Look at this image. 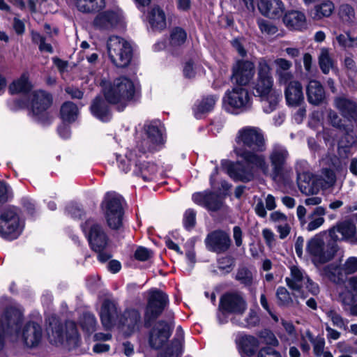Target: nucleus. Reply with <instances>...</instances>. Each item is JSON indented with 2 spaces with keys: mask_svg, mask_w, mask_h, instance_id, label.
Masks as SVG:
<instances>
[{
  "mask_svg": "<svg viewBox=\"0 0 357 357\" xmlns=\"http://www.w3.org/2000/svg\"><path fill=\"white\" fill-rule=\"evenodd\" d=\"M22 321L20 309L11 306L6 310L3 319H0V350L3 348L6 339L13 342L22 341L29 348L36 347L40 343L43 337L41 326L35 322H29L20 331Z\"/></svg>",
  "mask_w": 357,
  "mask_h": 357,
  "instance_id": "f257e3e1",
  "label": "nucleus"
},
{
  "mask_svg": "<svg viewBox=\"0 0 357 357\" xmlns=\"http://www.w3.org/2000/svg\"><path fill=\"white\" fill-rule=\"evenodd\" d=\"M234 152L247 163L259 168L264 174L270 176L273 180H276L282 174L289 157L286 147L280 144L273 145L268 155L271 165V169H270L269 165L263 155H258L241 148H236Z\"/></svg>",
  "mask_w": 357,
  "mask_h": 357,
  "instance_id": "f03ea898",
  "label": "nucleus"
},
{
  "mask_svg": "<svg viewBox=\"0 0 357 357\" xmlns=\"http://www.w3.org/2000/svg\"><path fill=\"white\" fill-rule=\"evenodd\" d=\"M274 64L277 83L284 86V94L287 105L291 107L301 105L304 100L303 86L298 80L294 79L291 61L278 58L274 61Z\"/></svg>",
  "mask_w": 357,
  "mask_h": 357,
  "instance_id": "7ed1b4c3",
  "label": "nucleus"
},
{
  "mask_svg": "<svg viewBox=\"0 0 357 357\" xmlns=\"http://www.w3.org/2000/svg\"><path fill=\"white\" fill-rule=\"evenodd\" d=\"M273 77L268 62L264 58L259 59L257 67V78L255 89L261 98L263 109L266 113H271L279 102L280 93L273 89Z\"/></svg>",
  "mask_w": 357,
  "mask_h": 357,
  "instance_id": "20e7f679",
  "label": "nucleus"
},
{
  "mask_svg": "<svg viewBox=\"0 0 357 357\" xmlns=\"http://www.w3.org/2000/svg\"><path fill=\"white\" fill-rule=\"evenodd\" d=\"M102 91L106 100L110 104L116 105L119 110L123 109L135 100L137 94L133 82L126 76H121L111 83L105 84Z\"/></svg>",
  "mask_w": 357,
  "mask_h": 357,
  "instance_id": "39448f33",
  "label": "nucleus"
},
{
  "mask_svg": "<svg viewBox=\"0 0 357 357\" xmlns=\"http://www.w3.org/2000/svg\"><path fill=\"white\" fill-rule=\"evenodd\" d=\"M144 155V153L138 155L136 150L129 151L124 157L117 158L119 167L126 173L132 172L145 181H151L157 172V167L146 162Z\"/></svg>",
  "mask_w": 357,
  "mask_h": 357,
  "instance_id": "423d86ee",
  "label": "nucleus"
},
{
  "mask_svg": "<svg viewBox=\"0 0 357 357\" xmlns=\"http://www.w3.org/2000/svg\"><path fill=\"white\" fill-rule=\"evenodd\" d=\"M23 227L16 207L9 206L0 211V236L8 240L15 239L21 234Z\"/></svg>",
  "mask_w": 357,
  "mask_h": 357,
  "instance_id": "0eeeda50",
  "label": "nucleus"
},
{
  "mask_svg": "<svg viewBox=\"0 0 357 357\" xmlns=\"http://www.w3.org/2000/svg\"><path fill=\"white\" fill-rule=\"evenodd\" d=\"M107 53L111 61L118 68H125L130 63L132 50L130 44L125 39L110 36L107 43Z\"/></svg>",
  "mask_w": 357,
  "mask_h": 357,
  "instance_id": "6e6552de",
  "label": "nucleus"
},
{
  "mask_svg": "<svg viewBox=\"0 0 357 357\" xmlns=\"http://www.w3.org/2000/svg\"><path fill=\"white\" fill-rule=\"evenodd\" d=\"M122 197L114 192H107L102 206L108 226L112 229H118L122 226L123 208Z\"/></svg>",
  "mask_w": 357,
  "mask_h": 357,
  "instance_id": "1a4fd4ad",
  "label": "nucleus"
},
{
  "mask_svg": "<svg viewBox=\"0 0 357 357\" xmlns=\"http://www.w3.org/2000/svg\"><path fill=\"white\" fill-rule=\"evenodd\" d=\"M168 301L167 295L162 291L151 289L149 291L147 304L144 314L145 327H150L152 322L162 313Z\"/></svg>",
  "mask_w": 357,
  "mask_h": 357,
  "instance_id": "9d476101",
  "label": "nucleus"
},
{
  "mask_svg": "<svg viewBox=\"0 0 357 357\" xmlns=\"http://www.w3.org/2000/svg\"><path fill=\"white\" fill-rule=\"evenodd\" d=\"M66 329L67 332L64 335L63 326L56 318H53L47 328L50 342L52 344L60 345L66 340L69 344H76L79 335L75 324L73 322L68 323Z\"/></svg>",
  "mask_w": 357,
  "mask_h": 357,
  "instance_id": "9b49d317",
  "label": "nucleus"
},
{
  "mask_svg": "<svg viewBox=\"0 0 357 357\" xmlns=\"http://www.w3.org/2000/svg\"><path fill=\"white\" fill-rule=\"evenodd\" d=\"M306 250L314 263L324 264L333 258L337 248L335 243L326 245L321 236L316 235L307 242Z\"/></svg>",
  "mask_w": 357,
  "mask_h": 357,
  "instance_id": "f8f14e48",
  "label": "nucleus"
},
{
  "mask_svg": "<svg viewBox=\"0 0 357 357\" xmlns=\"http://www.w3.org/2000/svg\"><path fill=\"white\" fill-rule=\"evenodd\" d=\"M144 130V137L138 144L139 152L146 153V151H155L163 144L162 130L158 121L146 123Z\"/></svg>",
  "mask_w": 357,
  "mask_h": 357,
  "instance_id": "ddd939ff",
  "label": "nucleus"
},
{
  "mask_svg": "<svg viewBox=\"0 0 357 357\" xmlns=\"http://www.w3.org/2000/svg\"><path fill=\"white\" fill-rule=\"evenodd\" d=\"M238 144L255 151H264L266 149L265 140L261 130L255 127H245L241 129L237 135Z\"/></svg>",
  "mask_w": 357,
  "mask_h": 357,
  "instance_id": "4468645a",
  "label": "nucleus"
},
{
  "mask_svg": "<svg viewBox=\"0 0 357 357\" xmlns=\"http://www.w3.org/2000/svg\"><path fill=\"white\" fill-rule=\"evenodd\" d=\"M243 86L236 85L227 91L223 98L224 102L234 109L245 111L251 107L252 96Z\"/></svg>",
  "mask_w": 357,
  "mask_h": 357,
  "instance_id": "2eb2a0df",
  "label": "nucleus"
},
{
  "mask_svg": "<svg viewBox=\"0 0 357 357\" xmlns=\"http://www.w3.org/2000/svg\"><path fill=\"white\" fill-rule=\"evenodd\" d=\"M246 309L247 303L238 294H225L220 298L219 310L222 314H233L236 317L237 316L242 315Z\"/></svg>",
  "mask_w": 357,
  "mask_h": 357,
  "instance_id": "dca6fc26",
  "label": "nucleus"
},
{
  "mask_svg": "<svg viewBox=\"0 0 357 357\" xmlns=\"http://www.w3.org/2000/svg\"><path fill=\"white\" fill-rule=\"evenodd\" d=\"M173 323L161 320L158 321L150 332L149 342L150 346L155 349H160L171 336Z\"/></svg>",
  "mask_w": 357,
  "mask_h": 357,
  "instance_id": "f3484780",
  "label": "nucleus"
},
{
  "mask_svg": "<svg viewBox=\"0 0 357 357\" xmlns=\"http://www.w3.org/2000/svg\"><path fill=\"white\" fill-rule=\"evenodd\" d=\"M52 103V96L45 91H36L31 93V110L33 116L43 121L46 116L47 109Z\"/></svg>",
  "mask_w": 357,
  "mask_h": 357,
  "instance_id": "a211bd4d",
  "label": "nucleus"
},
{
  "mask_svg": "<svg viewBox=\"0 0 357 357\" xmlns=\"http://www.w3.org/2000/svg\"><path fill=\"white\" fill-rule=\"evenodd\" d=\"M255 73V65L246 60H239L232 68L231 79L236 85L246 86L252 79Z\"/></svg>",
  "mask_w": 357,
  "mask_h": 357,
  "instance_id": "6ab92c4d",
  "label": "nucleus"
},
{
  "mask_svg": "<svg viewBox=\"0 0 357 357\" xmlns=\"http://www.w3.org/2000/svg\"><path fill=\"white\" fill-rule=\"evenodd\" d=\"M206 248L218 254L227 252L231 244L229 234L222 230H215L209 233L205 238Z\"/></svg>",
  "mask_w": 357,
  "mask_h": 357,
  "instance_id": "aec40b11",
  "label": "nucleus"
},
{
  "mask_svg": "<svg viewBox=\"0 0 357 357\" xmlns=\"http://www.w3.org/2000/svg\"><path fill=\"white\" fill-rule=\"evenodd\" d=\"M123 20L119 10H106L99 13L93 21V25L99 30L110 31L121 24Z\"/></svg>",
  "mask_w": 357,
  "mask_h": 357,
  "instance_id": "412c9836",
  "label": "nucleus"
},
{
  "mask_svg": "<svg viewBox=\"0 0 357 357\" xmlns=\"http://www.w3.org/2000/svg\"><path fill=\"white\" fill-rule=\"evenodd\" d=\"M321 179L308 172L297 173V185L301 193L305 196L316 195L321 188Z\"/></svg>",
  "mask_w": 357,
  "mask_h": 357,
  "instance_id": "4be33fe9",
  "label": "nucleus"
},
{
  "mask_svg": "<svg viewBox=\"0 0 357 357\" xmlns=\"http://www.w3.org/2000/svg\"><path fill=\"white\" fill-rule=\"evenodd\" d=\"M331 238L334 241L351 239L357 242V227L349 220H346L332 227L328 231Z\"/></svg>",
  "mask_w": 357,
  "mask_h": 357,
  "instance_id": "5701e85b",
  "label": "nucleus"
},
{
  "mask_svg": "<svg viewBox=\"0 0 357 357\" xmlns=\"http://www.w3.org/2000/svg\"><path fill=\"white\" fill-rule=\"evenodd\" d=\"M334 107L349 122H357V102L344 96L334 98Z\"/></svg>",
  "mask_w": 357,
  "mask_h": 357,
  "instance_id": "b1692460",
  "label": "nucleus"
},
{
  "mask_svg": "<svg viewBox=\"0 0 357 357\" xmlns=\"http://www.w3.org/2000/svg\"><path fill=\"white\" fill-rule=\"evenodd\" d=\"M119 322L124 332L130 335L140 329L142 326L141 314L136 309H128L121 315Z\"/></svg>",
  "mask_w": 357,
  "mask_h": 357,
  "instance_id": "393cba45",
  "label": "nucleus"
},
{
  "mask_svg": "<svg viewBox=\"0 0 357 357\" xmlns=\"http://www.w3.org/2000/svg\"><path fill=\"white\" fill-rule=\"evenodd\" d=\"M88 240L91 248L96 252L102 251L107 245V236L98 224L91 226Z\"/></svg>",
  "mask_w": 357,
  "mask_h": 357,
  "instance_id": "a878e982",
  "label": "nucleus"
},
{
  "mask_svg": "<svg viewBox=\"0 0 357 357\" xmlns=\"http://www.w3.org/2000/svg\"><path fill=\"white\" fill-rule=\"evenodd\" d=\"M192 200L195 204L213 211L219 210L222 206L220 197L210 192L195 193L192 195Z\"/></svg>",
  "mask_w": 357,
  "mask_h": 357,
  "instance_id": "bb28decb",
  "label": "nucleus"
},
{
  "mask_svg": "<svg viewBox=\"0 0 357 357\" xmlns=\"http://www.w3.org/2000/svg\"><path fill=\"white\" fill-rule=\"evenodd\" d=\"M305 272L296 266L290 268V276L285 279L287 286L294 291V295L297 297V293H300L305 280L307 278Z\"/></svg>",
  "mask_w": 357,
  "mask_h": 357,
  "instance_id": "cd10ccee",
  "label": "nucleus"
},
{
  "mask_svg": "<svg viewBox=\"0 0 357 357\" xmlns=\"http://www.w3.org/2000/svg\"><path fill=\"white\" fill-rule=\"evenodd\" d=\"M100 319L103 326L109 329L114 324L118 317L116 303L110 300H105L100 312Z\"/></svg>",
  "mask_w": 357,
  "mask_h": 357,
  "instance_id": "c85d7f7f",
  "label": "nucleus"
},
{
  "mask_svg": "<svg viewBox=\"0 0 357 357\" xmlns=\"http://www.w3.org/2000/svg\"><path fill=\"white\" fill-rule=\"evenodd\" d=\"M227 171L231 178L236 181L248 182L254 178V172L252 167L243 166L241 164L234 165L229 162H225Z\"/></svg>",
  "mask_w": 357,
  "mask_h": 357,
  "instance_id": "c756f323",
  "label": "nucleus"
},
{
  "mask_svg": "<svg viewBox=\"0 0 357 357\" xmlns=\"http://www.w3.org/2000/svg\"><path fill=\"white\" fill-rule=\"evenodd\" d=\"M258 8L263 15L273 19L280 17L284 10L280 0H261Z\"/></svg>",
  "mask_w": 357,
  "mask_h": 357,
  "instance_id": "7c9ffc66",
  "label": "nucleus"
},
{
  "mask_svg": "<svg viewBox=\"0 0 357 357\" xmlns=\"http://www.w3.org/2000/svg\"><path fill=\"white\" fill-rule=\"evenodd\" d=\"M283 22L288 29L291 30L301 31L307 28L305 15L298 10L287 12L283 17Z\"/></svg>",
  "mask_w": 357,
  "mask_h": 357,
  "instance_id": "2f4dec72",
  "label": "nucleus"
},
{
  "mask_svg": "<svg viewBox=\"0 0 357 357\" xmlns=\"http://www.w3.org/2000/svg\"><path fill=\"white\" fill-rule=\"evenodd\" d=\"M148 21L153 30H162L167 26L166 15L159 6H153L148 13Z\"/></svg>",
  "mask_w": 357,
  "mask_h": 357,
  "instance_id": "473e14b6",
  "label": "nucleus"
},
{
  "mask_svg": "<svg viewBox=\"0 0 357 357\" xmlns=\"http://www.w3.org/2000/svg\"><path fill=\"white\" fill-rule=\"evenodd\" d=\"M326 214V208L325 207H315L307 216L309 222L305 226V230L312 231L321 227L325 222L324 215Z\"/></svg>",
  "mask_w": 357,
  "mask_h": 357,
  "instance_id": "72a5a7b5",
  "label": "nucleus"
},
{
  "mask_svg": "<svg viewBox=\"0 0 357 357\" xmlns=\"http://www.w3.org/2000/svg\"><path fill=\"white\" fill-rule=\"evenodd\" d=\"M307 96L310 103L317 105L323 102L325 91L321 83L317 80H311L307 86Z\"/></svg>",
  "mask_w": 357,
  "mask_h": 357,
  "instance_id": "f704fd0d",
  "label": "nucleus"
},
{
  "mask_svg": "<svg viewBox=\"0 0 357 357\" xmlns=\"http://www.w3.org/2000/svg\"><path fill=\"white\" fill-rule=\"evenodd\" d=\"M183 331L181 326L176 329V337L171 344L167 348L164 353L160 354L158 357H178L183 350Z\"/></svg>",
  "mask_w": 357,
  "mask_h": 357,
  "instance_id": "c9c22d12",
  "label": "nucleus"
},
{
  "mask_svg": "<svg viewBox=\"0 0 357 357\" xmlns=\"http://www.w3.org/2000/svg\"><path fill=\"white\" fill-rule=\"evenodd\" d=\"M77 9L84 13H94L103 10L105 0H74Z\"/></svg>",
  "mask_w": 357,
  "mask_h": 357,
  "instance_id": "e433bc0d",
  "label": "nucleus"
},
{
  "mask_svg": "<svg viewBox=\"0 0 357 357\" xmlns=\"http://www.w3.org/2000/svg\"><path fill=\"white\" fill-rule=\"evenodd\" d=\"M91 111L93 116L102 121H108L111 119L109 106L101 97H96L93 100Z\"/></svg>",
  "mask_w": 357,
  "mask_h": 357,
  "instance_id": "4c0bfd02",
  "label": "nucleus"
},
{
  "mask_svg": "<svg viewBox=\"0 0 357 357\" xmlns=\"http://www.w3.org/2000/svg\"><path fill=\"white\" fill-rule=\"evenodd\" d=\"M265 204L266 207L264 206V202L261 199H259L254 207L255 212L260 218H264L266 217L267 212L266 209L268 211H273L277 207L275 197L271 194H268L265 198Z\"/></svg>",
  "mask_w": 357,
  "mask_h": 357,
  "instance_id": "58836bf2",
  "label": "nucleus"
},
{
  "mask_svg": "<svg viewBox=\"0 0 357 357\" xmlns=\"http://www.w3.org/2000/svg\"><path fill=\"white\" fill-rule=\"evenodd\" d=\"M239 344L242 352L248 356H251L257 350L259 342L252 335H244L240 339Z\"/></svg>",
  "mask_w": 357,
  "mask_h": 357,
  "instance_id": "ea45409f",
  "label": "nucleus"
},
{
  "mask_svg": "<svg viewBox=\"0 0 357 357\" xmlns=\"http://www.w3.org/2000/svg\"><path fill=\"white\" fill-rule=\"evenodd\" d=\"M31 88V85L29 82L27 73H23L22 76L17 80H15L9 86L10 93H26Z\"/></svg>",
  "mask_w": 357,
  "mask_h": 357,
  "instance_id": "a19ab883",
  "label": "nucleus"
},
{
  "mask_svg": "<svg viewBox=\"0 0 357 357\" xmlns=\"http://www.w3.org/2000/svg\"><path fill=\"white\" fill-rule=\"evenodd\" d=\"M217 100L218 97L215 96H209L204 98L195 106L194 112L196 117L199 118L200 114L211 111Z\"/></svg>",
  "mask_w": 357,
  "mask_h": 357,
  "instance_id": "79ce46f5",
  "label": "nucleus"
},
{
  "mask_svg": "<svg viewBox=\"0 0 357 357\" xmlns=\"http://www.w3.org/2000/svg\"><path fill=\"white\" fill-rule=\"evenodd\" d=\"M60 113L63 121L73 122L77 118L79 111L75 104L72 102H66L61 105Z\"/></svg>",
  "mask_w": 357,
  "mask_h": 357,
  "instance_id": "37998d69",
  "label": "nucleus"
},
{
  "mask_svg": "<svg viewBox=\"0 0 357 357\" xmlns=\"http://www.w3.org/2000/svg\"><path fill=\"white\" fill-rule=\"evenodd\" d=\"M322 274L331 282L339 284L343 281V273H341L340 266H337L334 264H328L324 267Z\"/></svg>",
  "mask_w": 357,
  "mask_h": 357,
  "instance_id": "c03bdc74",
  "label": "nucleus"
},
{
  "mask_svg": "<svg viewBox=\"0 0 357 357\" xmlns=\"http://www.w3.org/2000/svg\"><path fill=\"white\" fill-rule=\"evenodd\" d=\"M318 61L319 67L324 74L329 73L330 70L333 68V61L330 56L328 48L323 47L320 50Z\"/></svg>",
  "mask_w": 357,
  "mask_h": 357,
  "instance_id": "a18cd8bd",
  "label": "nucleus"
},
{
  "mask_svg": "<svg viewBox=\"0 0 357 357\" xmlns=\"http://www.w3.org/2000/svg\"><path fill=\"white\" fill-rule=\"evenodd\" d=\"M335 6L331 1H324L314 7L315 13L314 18L320 20L329 17L334 11Z\"/></svg>",
  "mask_w": 357,
  "mask_h": 357,
  "instance_id": "49530a36",
  "label": "nucleus"
},
{
  "mask_svg": "<svg viewBox=\"0 0 357 357\" xmlns=\"http://www.w3.org/2000/svg\"><path fill=\"white\" fill-rule=\"evenodd\" d=\"M339 299L344 305L350 307L354 312H357V303L356 304L357 301L356 296L351 290L347 289V286L345 289L339 294Z\"/></svg>",
  "mask_w": 357,
  "mask_h": 357,
  "instance_id": "de8ad7c7",
  "label": "nucleus"
},
{
  "mask_svg": "<svg viewBox=\"0 0 357 357\" xmlns=\"http://www.w3.org/2000/svg\"><path fill=\"white\" fill-rule=\"evenodd\" d=\"M187 40V33L181 27L174 28L170 33V45L178 47L183 45Z\"/></svg>",
  "mask_w": 357,
  "mask_h": 357,
  "instance_id": "09e8293b",
  "label": "nucleus"
},
{
  "mask_svg": "<svg viewBox=\"0 0 357 357\" xmlns=\"http://www.w3.org/2000/svg\"><path fill=\"white\" fill-rule=\"evenodd\" d=\"M306 337L312 344L313 353L317 357H321L325 348V340L321 337H314L312 333L308 331L305 333Z\"/></svg>",
  "mask_w": 357,
  "mask_h": 357,
  "instance_id": "8fccbe9b",
  "label": "nucleus"
},
{
  "mask_svg": "<svg viewBox=\"0 0 357 357\" xmlns=\"http://www.w3.org/2000/svg\"><path fill=\"white\" fill-rule=\"evenodd\" d=\"M259 321V319L255 311L250 310L248 317L244 321H240L237 317H234L231 319V322L234 324L240 326L241 327H252L255 326Z\"/></svg>",
  "mask_w": 357,
  "mask_h": 357,
  "instance_id": "3c124183",
  "label": "nucleus"
},
{
  "mask_svg": "<svg viewBox=\"0 0 357 357\" xmlns=\"http://www.w3.org/2000/svg\"><path fill=\"white\" fill-rule=\"evenodd\" d=\"M341 273L348 275L357 273V257H349L340 265Z\"/></svg>",
  "mask_w": 357,
  "mask_h": 357,
  "instance_id": "603ef678",
  "label": "nucleus"
},
{
  "mask_svg": "<svg viewBox=\"0 0 357 357\" xmlns=\"http://www.w3.org/2000/svg\"><path fill=\"white\" fill-rule=\"evenodd\" d=\"M278 304L282 306H290L293 304V299L289 292L284 287H279L276 291Z\"/></svg>",
  "mask_w": 357,
  "mask_h": 357,
  "instance_id": "864d4df0",
  "label": "nucleus"
},
{
  "mask_svg": "<svg viewBox=\"0 0 357 357\" xmlns=\"http://www.w3.org/2000/svg\"><path fill=\"white\" fill-rule=\"evenodd\" d=\"M236 279L245 286H250L253 281V275L247 268H240L236 275Z\"/></svg>",
  "mask_w": 357,
  "mask_h": 357,
  "instance_id": "5fc2aeb1",
  "label": "nucleus"
},
{
  "mask_svg": "<svg viewBox=\"0 0 357 357\" xmlns=\"http://www.w3.org/2000/svg\"><path fill=\"white\" fill-rule=\"evenodd\" d=\"M260 341L263 344L270 345L271 347H277L279 342L275 335L269 330L264 329L258 333Z\"/></svg>",
  "mask_w": 357,
  "mask_h": 357,
  "instance_id": "6e6d98bb",
  "label": "nucleus"
},
{
  "mask_svg": "<svg viewBox=\"0 0 357 357\" xmlns=\"http://www.w3.org/2000/svg\"><path fill=\"white\" fill-rule=\"evenodd\" d=\"M339 15L346 22H351L355 19V11L349 4H343L340 7Z\"/></svg>",
  "mask_w": 357,
  "mask_h": 357,
  "instance_id": "4d7b16f0",
  "label": "nucleus"
},
{
  "mask_svg": "<svg viewBox=\"0 0 357 357\" xmlns=\"http://www.w3.org/2000/svg\"><path fill=\"white\" fill-rule=\"evenodd\" d=\"M81 324L84 330L89 333H91L96 331L97 321L93 314H86L83 317Z\"/></svg>",
  "mask_w": 357,
  "mask_h": 357,
  "instance_id": "13d9d810",
  "label": "nucleus"
},
{
  "mask_svg": "<svg viewBox=\"0 0 357 357\" xmlns=\"http://www.w3.org/2000/svg\"><path fill=\"white\" fill-rule=\"evenodd\" d=\"M257 23L260 31L263 33L273 36L276 34L278 31V27L267 20H259Z\"/></svg>",
  "mask_w": 357,
  "mask_h": 357,
  "instance_id": "bf43d9fd",
  "label": "nucleus"
},
{
  "mask_svg": "<svg viewBox=\"0 0 357 357\" xmlns=\"http://www.w3.org/2000/svg\"><path fill=\"white\" fill-rule=\"evenodd\" d=\"M327 119L330 124L333 127L339 129L344 128L345 126L342 123V119L334 110L328 109L327 111Z\"/></svg>",
  "mask_w": 357,
  "mask_h": 357,
  "instance_id": "052dcab7",
  "label": "nucleus"
},
{
  "mask_svg": "<svg viewBox=\"0 0 357 357\" xmlns=\"http://www.w3.org/2000/svg\"><path fill=\"white\" fill-rule=\"evenodd\" d=\"M269 219L271 222L275 224V228L279 225L289 222L287 216L279 211L272 212L270 214Z\"/></svg>",
  "mask_w": 357,
  "mask_h": 357,
  "instance_id": "680f3d73",
  "label": "nucleus"
},
{
  "mask_svg": "<svg viewBox=\"0 0 357 357\" xmlns=\"http://www.w3.org/2000/svg\"><path fill=\"white\" fill-rule=\"evenodd\" d=\"M218 268L225 273L231 271L234 266V260L231 257L226 256L218 259Z\"/></svg>",
  "mask_w": 357,
  "mask_h": 357,
  "instance_id": "e2e57ef3",
  "label": "nucleus"
},
{
  "mask_svg": "<svg viewBox=\"0 0 357 357\" xmlns=\"http://www.w3.org/2000/svg\"><path fill=\"white\" fill-rule=\"evenodd\" d=\"M336 40L340 45L344 47H355V38H352L349 34H340L336 37Z\"/></svg>",
  "mask_w": 357,
  "mask_h": 357,
  "instance_id": "0e129e2a",
  "label": "nucleus"
},
{
  "mask_svg": "<svg viewBox=\"0 0 357 357\" xmlns=\"http://www.w3.org/2000/svg\"><path fill=\"white\" fill-rule=\"evenodd\" d=\"M195 217L196 213L194 210L188 209L185 211L184 214L183 224L187 229H191L195 226L196 222Z\"/></svg>",
  "mask_w": 357,
  "mask_h": 357,
  "instance_id": "69168bd1",
  "label": "nucleus"
},
{
  "mask_svg": "<svg viewBox=\"0 0 357 357\" xmlns=\"http://www.w3.org/2000/svg\"><path fill=\"white\" fill-rule=\"evenodd\" d=\"M327 317L332 321L334 326L343 328L345 324L342 317L334 310H330L326 313Z\"/></svg>",
  "mask_w": 357,
  "mask_h": 357,
  "instance_id": "338daca9",
  "label": "nucleus"
},
{
  "mask_svg": "<svg viewBox=\"0 0 357 357\" xmlns=\"http://www.w3.org/2000/svg\"><path fill=\"white\" fill-rule=\"evenodd\" d=\"M257 357H282V355L273 347H266L259 351Z\"/></svg>",
  "mask_w": 357,
  "mask_h": 357,
  "instance_id": "774afa93",
  "label": "nucleus"
}]
</instances>
